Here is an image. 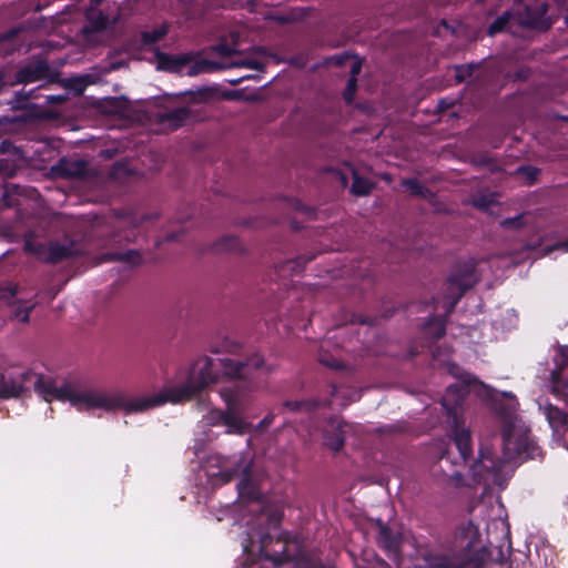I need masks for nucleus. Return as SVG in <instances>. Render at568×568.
<instances>
[{"label":"nucleus","instance_id":"obj_29","mask_svg":"<svg viewBox=\"0 0 568 568\" xmlns=\"http://www.w3.org/2000/svg\"><path fill=\"white\" fill-rule=\"evenodd\" d=\"M551 388L557 396L568 397V381L561 377L560 372H551Z\"/></svg>","mask_w":568,"mask_h":568},{"label":"nucleus","instance_id":"obj_30","mask_svg":"<svg viewBox=\"0 0 568 568\" xmlns=\"http://www.w3.org/2000/svg\"><path fill=\"white\" fill-rule=\"evenodd\" d=\"M510 19L516 21V14L511 12H504L500 17H498L488 28V34L495 36L498 32H501L506 29Z\"/></svg>","mask_w":568,"mask_h":568},{"label":"nucleus","instance_id":"obj_44","mask_svg":"<svg viewBox=\"0 0 568 568\" xmlns=\"http://www.w3.org/2000/svg\"><path fill=\"white\" fill-rule=\"evenodd\" d=\"M31 98H37L34 95V90L26 91L24 89L17 93V104H13L12 108H20L22 106L20 103L22 101H28Z\"/></svg>","mask_w":568,"mask_h":568},{"label":"nucleus","instance_id":"obj_56","mask_svg":"<svg viewBox=\"0 0 568 568\" xmlns=\"http://www.w3.org/2000/svg\"><path fill=\"white\" fill-rule=\"evenodd\" d=\"M471 162L476 165H488L491 162V159L488 155H478L475 156Z\"/></svg>","mask_w":568,"mask_h":568},{"label":"nucleus","instance_id":"obj_10","mask_svg":"<svg viewBox=\"0 0 568 568\" xmlns=\"http://www.w3.org/2000/svg\"><path fill=\"white\" fill-rule=\"evenodd\" d=\"M51 172L55 178L62 179L89 180L97 175L95 170L90 166L89 162L82 159H60L52 166Z\"/></svg>","mask_w":568,"mask_h":568},{"label":"nucleus","instance_id":"obj_4","mask_svg":"<svg viewBox=\"0 0 568 568\" xmlns=\"http://www.w3.org/2000/svg\"><path fill=\"white\" fill-rule=\"evenodd\" d=\"M252 465V459L246 456H216L210 460L206 473L211 477H220L224 483L232 480L235 475H241L242 479L237 484L240 496L242 498L255 499L258 493L253 479Z\"/></svg>","mask_w":568,"mask_h":568},{"label":"nucleus","instance_id":"obj_34","mask_svg":"<svg viewBox=\"0 0 568 568\" xmlns=\"http://www.w3.org/2000/svg\"><path fill=\"white\" fill-rule=\"evenodd\" d=\"M478 64L469 63L465 65H456L455 67V79L457 82L467 81L474 73V71L478 68Z\"/></svg>","mask_w":568,"mask_h":568},{"label":"nucleus","instance_id":"obj_64","mask_svg":"<svg viewBox=\"0 0 568 568\" xmlns=\"http://www.w3.org/2000/svg\"><path fill=\"white\" fill-rule=\"evenodd\" d=\"M562 429H564L562 438L565 442V447L568 449V428H562Z\"/></svg>","mask_w":568,"mask_h":568},{"label":"nucleus","instance_id":"obj_27","mask_svg":"<svg viewBox=\"0 0 568 568\" xmlns=\"http://www.w3.org/2000/svg\"><path fill=\"white\" fill-rule=\"evenodd\" d=\"M402 185L409 191L412 195L420 196L423 199H429L433 196V192L415 178L403 180Z\"/></svg>","mask_w":568,"mask_h":568},{"label":"nucleus","instance_id":"obj_40","mask_svg":"<svg viewBox=\"0 0 568 568\" xmlns=\"http://www.w3.org/2000/svg\"><path fill=\"white\" fill-rule=\"evenodd\" d=\"M212 50L221 55H224V57H231V55L240 53V51H237L234 47H232L226 40H224L223 42H221L217 45H214L212 48Z\"/></svg>","mask_w":568,"mask_h":568},{"label":"nucleus","instance_id":"obj_49","mask_svg":"<svg viewBox=\"0 0 568 568\" xmlns=\"http://www.w3.org/2000/svg\"><path fill=\"white\" fill-rule=\"evenodd\" d=\"M463 292L459 290L457 293L453 295V300H446L447 301V308H446V316H449L458 303V301L462 298Z\"/></svg>","mask_w":568,"mask_h":568},{"label":"nucleus","instance_id":"obj_57","mask_svg":"<svg viewBox=\"0 0 568 568\" xmlns=\"http://www.w3.org/2000/svg\"><path fill=\"white\" fill-rule=\"evenodd\" d=\"M455 104V101H447L446 99H442L438 101L437 109L439 112L446 111Z\"/></svg>","mask_w":568,"mask_h":568},{"label":"nucleus","instance_id":"obj_50","mask_svg":"<svg viewBox=\"0 0 568 568\" xmlns=\"http://www.w3.org/2000/svg\"><path fill=\"white\" fill-rule=\"evenodd\" d=\"M556 250H564V251L568 252V240L567 241H562V242H558V243H556L554 245L546 246L545 247V254H550V253H552Z\"/></svg>","mask_w":568,"mask_h":568},{"label":"nucleus","instance_id":"obj_17","mask_svg":"<svg viewBox=\"0 0 568 568\" xmlns=\"http://www.w3.org/2000/svg\"><path fill=\"white\" fill-rule=\"evenodd\" d=\"M2 175L12 176L23 162L22 153L8 140H2Z\"/></svg>","mask_w":568,"mask_h":568},{"label":"nucleus","instance_id":"obj_2","mask_svg":"<svg viewBox=\"0 0 568 568\" xmlns=\"http://www.w3.org/2000/svg\"><path fill=\"white\" fill-rule=\"evenodd\" d=\"M439 349L433 352V356L436 361H439L440 365L449 375L455 377L458 382L449 385L446 388V393L442 398V406L447 414V424L453 426H460L465 423L459 412L462 403L468 390L473 386H480L485 389L486 397L490 402V407L495 413L496 417L504 426H516L520 422L518 414V403L516 396L508 392H499L490 388L480 383L476 376L463 369L459 365L450 361L439 359Z\"/></svg>","mask_w":568,"mask_h":568},{"label":"nucleus","instance_id":"obj_24","mask_svg":"<svg viewBox=\"0 0 568 568\" xmlns=\"http://www.w3.org/2000/svg\"><path fill=\"white\" fill-rule=\"evenodd\" d=\"M324 445L332 450H339L344 444V433L342 428H325L323 434Z\"/></svg>","mask_w":568,"mask_h":568},{"label":"nucleus","instance_id":"obj_42","mask_svg":"<svg viewBox=\"0 0 568 568\" xmlns=\"http://www.w3.org/2000/svg\"><path fill=\"white\" fill-rule=\"evenodd\" d=\"M357 89V79L349 77L346 89L344 91V99L347 103H352Z\"/></svg>","mask_w":568,"mask_h":568},{"label":"nucleus","instance_id":"obj_25","mask_svg":"<svg viewBox=\"0 0 568 568\" xmlns=\"http://www.w3.org/2000/svg\"><path fill=\"white\" fill-rule=\"evenodd\" d=\"M458 538L460 539V547L470 548L478 538V531L473 523H467L458 530Z\"/></svg>","mask_w":568,"mask_h":568},{"label":"nucleus","instance_id":"obj_45","mask_svg":"<svg viewBox=\"0 0 568 568\" xmlns=\"http://www.w3.org/2000/svg\"><path fill=\"white\" fill-rule=\"evenodd\" d=\"M518 172L525 175L527 180H529L530 182L535 181L537 175L539 174V170L532 166H520L518 169Z\"/></svg>","mask_w":568,"mask_h":568},{"label":"nucleus","instance_id":"obj_11","mask_svg":"<svg viewBox=\"0 0 568 568\" xmlns=\"http://www.w3.org/2000/svg\"><path fill=\"white\" fill-rule=\"evenodd\" d=\"M222 397L226 403L225 412L221 413V420L225 426H251L245 424L244 420V398L243 396L232 389H223L221 392Z\"/></svg>","mask_w":568,"mask_h":568},{"label":"nucleus","instance_id":"obj_37","mask_svg":"<svg viewBox=\"0 0 568 568\" xmlns=\"http://www.w3.org/2000/svg\"><path fill=\"white\" fill-rule=\"evenodd\" d=\"M168 33V27L163 26L152 31L142 33V41L144 44H152L161 40Z\"/></svg>","mask_w":568,"mask_h":568},{"label":"nucleus","instance_id":"obj_21","mask_svg":"<svg viewBox=\"0 0 568 568\" xmlns=\"http://www.w3.org/2000/svg\"><path fill=\"white\" fill-rule=\"evenodd\" d=\"M211 250H212V252H214L216 254L242 253L243 246L237 237L231 236V235H225V236H222L219 240H216L212 244Z\"/></svg>","mask_w":568,"mask_h":568},{"label":"nucleus","instance_id":"obj_16","mask_svg":"<svg viewBox=\"0 0 568 568\" xmlns=\"http://www.w3.org/2000/svg\"><path fill=\"white\" fill-rule=\"evenodd\" d=\"M155 60L159 70L179 73L193 60V54L170 55L164 52H156Z\"/></svg>","mask_w":568,"mask_h":568},{"label":"nucleus","instance_id":"obj_55","mask_svg":"<svg viewBox=\"0 0 568 568\" xmlns=\"http://www.w3.org/2000/svg\"><path fill=\"white\" fill-rule=\"evenodd\" d=\"M20 32V29L16 28L7 32L6 34H2L1 41H2V48L4 47V43L10 41L11 39L16 38L18 33Z\"/></svg>","mask_w":568,"mask_h":568},{"label":"nucleus","instance_id":"obj_1","mask_svg":"<svg viewBox=\"0 0 568 568\" xmlns=\"http://www.w3.org/2000/svg\"><path fill=\"white\" fill-rule=\"evenodd\" d=\"M214 362L205 356L197 361L196 368L187 381L159 393L129 398L123 390L82 388L75 382L58 385L50 377L37 375L32 369L13 363L2 367V399L23 398L29 394L28 383H33L36 393L50 403L53 399L69 402L80 410L123 412L124 415L142 414L168 402L179 403L193 398L209 385L217 383Z\"/></svg>","mask_w":568,"mask_h":568},{"label":"nucleus","instance_id":"obj_53","mask_svg":"<svg viewBox=\"0 0 568 568\" xmlns=\"http://www.w3.org/2000/svg\"><path fill=\"white\" fill-rule=\"evenodd\" d=\"M568 365V346H562L560 348V362L558 364L559 366V371L560 372L564 366Z\"/></svg>","mask_w":568,"mask_h":568},{"label":"nucleus","instance_id":"obj_35","mask_svg":"<svg viewBox=\"0 0 568 568\" xmlns=\"http://www.w3.org/2000/svg\"><path fill=\"white\" fill-rule=\"evenodd\" d=\"M58 83L65 89L75 91L78 94H82L85 90V87L80 75L71 77L68 79H60Z\"/></svg>","mask_w":568,"mask_h":568},{"label":"nucleus","instance_id":"obj_52","mask_svg":"<svg viewBox=\"0 0 568 568\" xmlns=\"http://www.w3.org/2000/svg\"><path fill=\"white\" fill-rule=\"evenodd\" d=\"M119 252L105 253L98 257V263L102 262H119Z\"/></svg>","mask_w":568,"mask_h":568},{"label":"nucleus","instance_id":"obj_33","mask_svg":"<svg viewBox=\"0 0 568 568\" xmlns=\"http://www.w3.org/2000/svg\"><path fill=\"white\" fill-rule=\"evenodd\" d=\"M224 69L226 68H248L253 70L262 71L264 69V64L254 60V59H243L231 61L230 63H223Z\"/></svg>","mask_w":568,"mask_h":568},{"label":"nucleus","instance_id":"obj_6","mask_svg":"<svg viewBox=\"0 0 568 568\" xmlns=\"http://www.w3.org/2000/svg\"><path fill=\"white\" fill-rule=\"evenodd\" d=\"M61 72L53 69L47 60H36L21 68L16 75L17 83H32L44 81L45 83H55L60 81Z\"/></svg>","mask_w":568,"mask_h":568},{"label":"nucleus","instance_id":"obj_36","mask_svg":"<svg viewBox=\"0 0 568 568\" xmlns=\"http://www.w3.org/2000/svg\"><path fill=\"white\" fill-rule=\"evenodd\" d=\"M320 405L317 400L286 402L284 407L293 412H310Z\"/></svg>","mask_w":568,"mask_h":568},{"label":"nucleus","instance_id":"obj_12","mask_svg":"<svg viewBox=\"0 0 568 568\" xmlns=\"http://www.w3.org/2000/svg\"><path fill=\"white\" fill-rule=\"evenodd\" d=\"M415 568H478V562L446 554H427Z\"/></svg>","mask_w":568,"mask_h":568},{"label":"nucleus","instance_id":"obj_62","mask_svg":"<svg viewBox=\"0 0 568 568\" xmlns=\"http://www.w3.org/2000/svg\"><path fill=\"white\" fill-rule=\"evenodd\" d=\"M337 175H338V179H339L341 184H342L343 186H346V185H347V183H348V180H347L346 174H345V173H341V172H338V173H337Z\"/></svg>","mask_w":568,"mask_h":568},{"label":"nucleus","instance_id":"obj_43","mask_svg":"<svg viewBox=\"0 0 568 568\" xmlns=\"http://www.w3.org/2000/svg\"><path fill=\"white\" fill-rule=\"evenodd\" d=\"M523 219H524V214H519L515 217H509V219H506L504 221L500 222V225L504 227V229H520L524 226V222H523Z\"/></svg>","mask_w":568,"mask_h":568},{"label":"nucleus","instance_id":"obj_22","mask_svg":"<svg viewBox=\"0 0 568 568\" xmlns=\"http://www.w3.org/2000/svg\"><path fill=\"white\" fill-rule=\"evenodd\" d=\"M470 204L485 213H491L493 207L498 204L497 194L493 192L474 194Z\"/></svg>","mask_w":568,"mask_h":568},{"label":"nucleus","instance_id":"obj_61","mask_svg":"<svg viewBox=\"0 0 568 568\" xmlns=\"http://www.w3.org/2000/svg\"><path fill=\"white\" fill-rule=\"evenodd\" d=\"M241 97H242V92L241 91H233V92H230V93L225 94L226 99H239Z\"/></svg>","mask_w":568,"mask_h":568},{"label":"nucleus","instance_id":"obj_20","mask_svg":"<svg viewBox=\"0 0 568 568\" xmlns=\"http://www.w3.org/2000/svg\"><path fill=\"white\" fill-rule=\"evenodd\" d=\"M454 440L462 458L467 460V458L473 453V436L469 428H453V434L450 435Z\"/></svg>","mask_w":568,"mask_h":568},{"label":"nucleus","instance_id":"obj_26","mask_svg":"<svg viewBox=\"0 0 568 568\" xmlns=\"http://www.w3.org/2000/svg\"><path fill=\"white\" fill-rule=\"evenodd\" d=\"M224 67L225 65H223V63H221V62H215V61L203 59V60H199V61L194 62L193 64H191L189 67L187 75L194 77L200 73L224 69Z\"/></svg>","mask_w":568,"mask_h":568},{"label":"nucleus","instance_id":"obj_18","mask_svg":"<svg viewBox=\"0 0 568 568\" xmlns=\"http://www.w3.org/2000/svg\"><path fill=\"white\" fill-rule=\"evenodd\" d=\"M80 254V250L77 247L75 243L70 241L68 243L61 244L58 242H51L49 244L48 256L45 257V263L57 264L64 260L74 257Z\"/></svg>","mask_w":568,"mask_h":568},{"label":"nucleus","instance_id":"obj_58","mask_svg":"<svg viewBox=\"0 0 568 568\" xmlns=\"http://www.w3.org/2000/svg\"><path fill=\"white\" fill-rule=\"evenodd\" d=\"M275 414L270 412L258 424L257 426H268L275 422Z\"/></svg>","mask_w":568,"mask_h":568},{"label":"nucleus","instance_id":"obj_23","mask_svg":"<svg viewBox=\"0 0 568 568\" xmlns=\"http://www.w3.org/2000/svg\"><path fill=\"white\" fill-rule=\"evenodd\" d=\"M353 183L351 186V192L356 196H365L371 193L375 183L368 179L362 178L354 169H349Z\"/></svg>","mask_w":568,"mask_h":568},{"label":"nucleus","instance_id":"obj_13","mask_svg":"<svg viewBox=\"0 0 568 568\" xmlns=\"http://www.w3.org/2000/svg\"><path fill=\"white\" fill-rule=\"evenodd\" d=\"M193 116V111L187 106L166 109L154 114L155 123L166 130H176L186 124Z\"/></svg>","mask_w":568,"mask_h":568},{"label":"nucleus","instance_id":"obj_47","mask_svg":"<svg viewBox=\"0 0 568 568\" xmlns=\"http://www.w3.org/2000/svg\"><path fill=\"white\" fill-rule=\"evenodd\" d=\"M320 362H321V364H323L327 367H331V368L338 369L342 367V364L336 358H334L329 355H322L320 357Z\"/></svg>","mask_w":568,"mask_h":568},{"label":"nucleus","instance_id":"obj_38","mask_svg":"<svg viewBox=\"0 0 568 568\" xmlns=\"http://www.w3.org/2000/svg\"><path fill=\"white\" fill-rule=\"evenodd\" d=\"M427 326L433 338L439 339L445 335V322L443 320L433 318Z\"/></svg>","mask_w":568,"mask_h":568},{"label":"nucleus","instance_id":"obj_14","mask_svg":"<svg viewBox=\"0 0 568 568\" xmlns=\"http://www.w3.org/2000/svg\"><path fill=\"white\" fill-rule=\"evenodd\" d=\"M263 358L258 355H254L246 362H235L230 358H220L219 364L225 376L231 378H243L245 368L260 369L263 366Z\"/></svg>","mask_w":568,"mask_h":568},{"label":"nucleus","instance_id":"obj_15","mask_svg":"<svg viewBox=\"0 0 568 568\" xmlns=\"http://www.w3.org/2000/svg\"><path fill=\"white\" fill-rule=\"evenodd\" d=\"M88 23L84 33L100 32L113 27L119 20V13L108 14L101 10L90 9L87 13Z\"/></svg>","mask_w":568,"mask_h":568},{"label":"nucleus","instance_id":"obj_46","mask_svg":"<svg viewBox=\"0 0 568 568\" xmlns=\"http://www.w3.org/2000/svg\"><path fill=\"white\" fill-rule=\"evenodd\" d=\"M352 57L348 53L336 54L327 59V63H332L336 67H343L347 60Z\"/></svg>","mask_w":568,"mask_h":568},{"label":"nucleus","instance_id":"obj_54","mask_svg":"<svg viewBox=\"0 0 568 568\" xmlns=\"http://www.w3.org/2000/svg\"><path fill=\"white\" fill-rule=\"evenodd\" d=\"M362 70V61L361 60H353L351 65V77H354L357 79V75L359 74Z\"/></svg>","mask_w":568,"mask_h":568},{"label":"nucleus","instance_id":"obj_63","mask_svg":"<svg viewBox=\"0 0 568 568\" xmlns=\"http://www.w3.org/2000/svg\"><path fill=\"white\" fill-rule=\"evenodd\" d=\"M230 38H231V43L230 44L235 48L236 44H237L239 33L231 32Z\"/></svg>","mask_w":568,"mask_h":568},{"label":"nucleus","instance_id":"obj_31","mask_svg":"<svg viewBox=\"0 0 568 568\" xmlns=\"http://www.w3.org/2000/svg\"><path fill=\"white\" fill-rule=\"evenodd\" d=\"M24 250L33 255H36L42 262H45V257L48 256L49 246L38 243L33 240H27L24 243Z\"/></svg>","mask_w":568,"mask_h":568},{"label":"nucleus","instance_id":"obj_8","mask_svg":"<svg viewBox=\"0 0 568 568\" xmlns=\"http://www.w3.org/2000/svg\"><path fill=\"white\" fill-rule=\"evenodd\" d=\"M18 286L2 287V308L6 311L8 321H18L28 323L30 313L36 307V303H29L21 300H13Z\"/></svg>","mask_w":568,"mask_h":568},{"label":"nucleus","instance_id":"obj_59","mask_svg":"<svg viewBox=\"0 0 568 568\" xmlns=\"http://www.w3.org/2000/svg\"><path fill=\"white\" fill-rule=\"evenodd\" d=\"M182 235H183V231H181V232H173V233H170L169 235H166V237L163 241L175 242V241H179V239Z\"/></svg>","mask_w":568,"mask_h":568},{"label":"nucleus","instance_id":"obj_51","mask_svg":"<svg viewBox=\"0 0 568 568\" xmlns=\"http://www.w3.org/2000/svg\"><path fill=\"white\" fill-rule=\"evenodd\" d=\"M47 104H62L68 100V94L48 95Z\"/></svg>","mask_w":568,"mask_h":568},{"label":"nucleus","instance_id":"obj_3","mask_svg":"<svg viewBox=\"0 0 568 568\" xmlns=\"http://www.w3.org/2000/svg\"><path fill=\"white\" fill-rule=\"evenodd\" d=\"M501 446V458H497L489 446L485 444L479 446L478 458L469 466V473L475 483L503 487L513 475V463L532 458L537 450L528 428H504Z\"/></svg>","mask_w":568,"mask_h":568},{"label":"nucleus","instance_id":"obj_41","mask_svg":"<svg viewBox=\"0 0 568 568\" xmlns=\"http://www.w3.org/2000/svg\"><path fill=\"white\" fill-rule=\"evenodd\" d=\"M119 216L123 217V219H126L128 220V224L130 226H132V227H139L144 222H146V221H149L151 219V215H149V214H141L139 216L131 215V214H123V215H119Z\"/></svg>","mask_w":568,"mask_h":568},{"label":"nucleus","instance_id":"obj_5","mask_svg":"<svg viewBox=\"0 0 568 568\" xmlns=\"http://www.w3.org/2000/svg\"><path fill=\"white\" fill-rule=\"evenodd\" d=\"M548 9L549 6L546 2L538 3L535 7L525 6L521 10L515 12L516 22L524 28L546 32L556 21V18L547 14Z\"/></svg>","mask_w":568,"mask_h":568},{"label":"nucleus","instance_id":"obj_19","mask_svg":"<svg viewBox=\"0 0 568 568\" xmlns=\"http://www.w3.org/2000/svg\"><path fill=\"white\" fill-rule=\"evenodd\" d=\"M315 257L314 254L295 258L281 260L274 263V270L280 276L286 277L302 271L303 266Z\"/></svg>","mask_w":568,"mask_h":568},{"label":"nucleus","instance_id":"obj_7","mask_svg":"<svg viewBox=\"0 0 568 568\" xmlns=\"http://www.w3.org/2000/svg\"><path fill=\"white\" fill-rule=\"evenodd\" d=\"M260 552L272 564L273 568H284L291 565L286 540H282L276 534L260 536Z\"/></svg>","mask_w":568,"mask_h":568},{"label":"nucleus","instance_id":"obj_28","mask_svg":"<svg viewBox=\"0 0 568 568\" xmlns=\"http://www.w3.org/2000/svg\"><path fill=\"white\" fill-rule=\"evenodd\" d=\"M378 541L387 550L396 551L399 547L400 538L398 535L393 534L388 528L382 527L379 530Z\"/></svg>","mask_w":568,"mask_h":568},{"label":"nucleus","instance_id":"obj_9","mask_svg":"<svg viewBox=\"0 0 568 568\" xmlns=\"http://www.w3.org/2000/svg\"><path fill=\"white\" fill-rule=\"evenodd\" d=\"M475 264L468 262L453 273L444 284L443 294L445 300H453V295L459 290L463 295L477 283Z\"/></svg>","mask_w":568,"mask_h":568},{"label":"nucleus","instance_id":"obj_39","mask_svg":"<svg viewBox=\"0 0 568 568\" xmlns=\"http://www.w3.org/2000/svg\"><path fill=\"white\" fill-rule=\"evenodd\" d=\"M119 262L139 265L141 263V254L136 250L119 252Z\"/></svg>","mask_w":568,"mask_h":568},{"label":"nucleus","instance_id":"obj_32","mask_svg":"<svg viewBox=\"0 0 568 568\" xmlns=\"http://www.w3.org/2000/svg\"><path fill=\"white\" fill-rule=\"evenodd\" d=\"M546 416L551 425H561L567 423V415L559 408L551 405L546 407Z\"/></svg>","mask_w":568,"mask_h":568},{"label":"nucleus","instance_id":"obj_48","mask_svg":"<svg viewBox=\"0 0 568 568\" xmlns=\"http://www.w3.org/2000/svg\"><path fill=\"white\" fill-rule=\"evenodd\" d=\"M80 77H81L85 88L88 85L95 84L100 81V73H97V72L81 74Z\"/></svg>","mask_w":568,"mask_h":568},{"label":"nucleus","instance_id":"obj_60","mask_svg":"<svg viewBox=\"0 0 568 568\" xmlns=\"http://www.w3.org/2000/svg\"><path fill=\"white\" fill-rule=\"evenodd\" d=\"M449 477L456 481L457 485H463L464 481H463V475L458 471H455L453 474L449 475Z\"/></svg>","mask_w":568,"mask_h":568}]
</instances>
